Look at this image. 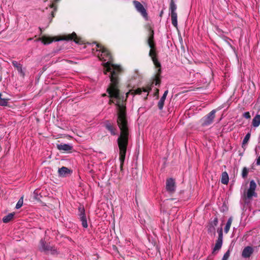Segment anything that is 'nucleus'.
Wrapping results in <instances>:
<instances>
[{"instance_id":"nucleus-34","label":"nucleus","mask_w":260,"mask_h":260,"mask_svg":"<svg viewBox=\"0 0 260 260\" xmlns=\"http://www.w3.org/2000/svg\"><path fill=\"white\" fill-rule=\"evenodd\" d=\"M168 93V90H166V91H165V92H164V94H163V95H162V96H165V98H166V97H167V96Z\"/></svg>"},{"instance_id":"nucleus-16","label":"nucleus","mask_w":260,"mask_h":260,"mask_svg":"<svg viewBox=\"0 0 260 260\" xmlns=\"http://www.w3.org/2000/svg\"><path fill=\"white\" fill-rule=\"evenodd\" d=\"M9 99L3 97V95L0 93V106H7L8 105V101Z\"/></svg>"},{"instance_id":"nucleus-22","label":"nucleus","mask_w":260,"mask_h":260,"mask_svg":"<svg viewBox=\"0 0 260 260\" xmlns=\"http://www.w3.org/2000/svg\"><path fill=\"white\" fill-rule=\"evenodd\" d=\"M14 213H10L8 215L5 216L3 218V221L5 223H7L12 220L14 217Z\"/></svg>"},{"instance_id":"nucleus-33","label":"nucleus","mask_w":260,"mask_h":260,"mask_svg":"<svg viewBox=\"0 0 260 260\" xmlns=\"http://www.w3.org/2000/svg\"><path fill=\"white\" fill-rule=\"evenodd\" d=\"M228 258V251L226 252L224 254V256H223V257L222 258V260H226Z\"/></svg>"},{"instance_id":"nucleus-3","label":"nucleus","mask_w":260,"mask_h":260,"mask_svg":"<svg viewBox=\"0 0 260 260\" xmlns=\"http://www.w3.org/2000/svg\"><path fill=\"white\" fill-rule=\"evenodd\" d=\"M177 8V5L174 0H171L169 5V14L171 16L172 24L175 27H177L178 25Z\"/></svg>"},{"instance_id":"nucleus-1","label":"nucleus","mask_w":260,"mask_h":260,"mask_svg":"<svg viewBox=\"0 0 260 260\" xmlns=\"http://www.w3.org/2000/svg\"><path fill=\"white\" fill-rule=\"evenodd\" d=\"M96 46L100 49L98 56L101 60L107 61L103 64L104 67V74H107L110 72L111 84L107 89V92L111 98L115 100H110L109 104L115 103L117 107V125L120 130V135L117 139L118 146L119 149V156H125L128 141L129 131L128 121L126 113V107L124 96L121 95L118 89V75L122 70L120 66L112 63V58L109 51L102 45L97 44Z\"/></svg>"},{"instance_id":"nucleus-35","label":"nucleus","mask_w":260,"mask_h":260,"mask_svg":"<svg viewBox=\"0 0 260 260\" xmlns=\"http://www.w3.org/2000/svg\"><path fill=\"white\" fill-rule=\"evenodd\" d=\"M224 231L225 232H228V222L225 224Z\"/></svg>"},{"instance_id":"nucleus-26","label":"nucleus","mask_w":260,"mask_h":260,"mask_svg":"<svg viewBox=\"0 0 260 260\" xmlns=\"http://www.w3.org/2000/svg\"><path fill=\"white\" fill-rule=\"evenodd\" d=\"M23 197H21V198L18 201L16 205V208L19 209L20 208H21L23 205Z\"/></svg>"},{"instance_id":"nucleus-21","label":"nucleus","mask_w":260,"mask_h":260,"mask_svg":"<svg viewBox=\"0 0 260 260\" xmlns=\"http://www.w3.org/2000/svg\"><path fill=\"white\" fill-rule=\"evenodd\" d=\"M221 182L223 184H228V173L225 171L222 174Z\"/></svg>"},{"instance_id":"nucleus-20","label":"nucleus","mask_w":260,"mask_h":260,"mask_svg":"<svg viewBox=\"0 0 260 260\" xmlns=\"http://www.w3.org/2000/svg\"><path fill=\"white\" fill-rule=\"evenodd\" d=\"M222 241L221 240H217L215 243V245L213 248V252H215L218 251L221 247Z\"/></svg>"},{"instance_id":"nucleus-30","label":"nucleus","mask_w":260,"mask_h":260,"mask_svg":"<svg viewBox=\"0 0 260 260\" xmlns=\"http://www.w3.org/2000/svg\"><path fill=\"white\" fill-rule=\"evenodd\" d=\"M243 115L246 119H249L250 118V115L249 112L244 113Z\"/></svg>"},{"instance_id":"nucleus-27","label":"nucleus","mask_w":260,"mask_h":260,"mask_svg":"<svg viewBox=\"0 0 260 260\" xmlns=\"http://www.w3.org/2000/svg\"><path fill=\"white\" fill-rule=\"evenodd\" d=\"M217 233L218 234V239L217 240H221L222 241V230L221 229L217 230Z\"/></svg>"},{"instance_id":"nucleus-11","label":"nucleus","mask_w":260,"mask_h":260,"mask_svg":"<svg viewBox=\"0 0 260 260\" xmlns=\"http://www.w3.org/2000/svg\"><path fill=\"white\" fill-rule=\"evenodd\" d=\"M57 149L60 151H68L72 149L73 147L67 144H60L57 145Z\"/></svg>"},{"instance_id":"nucleus-39","label":"nucleus","mask_w":260,"mask_h":260,"mask_svg":"<svg viewBox=\"0 0 260 260\" xmlns=\"http://www.w3.org/2000/svg\"><path fill=\"white\" fill-rule=\"evenodd\" d=\"M162 13H163V12H162V11H161V12L160 13V16H161V15L162 14Z\"/></svg>"},{"instance_id":"nucleus-28","label":"nucleus","mask_w":260,"mask_h":260,"mask_svg":"<svg viewBox=\"0 0 260 260\" xmlns=\"http://www.w3.org/2000/svg\"><path fill=\"white\" fill-rule=\"evenodd\" d=\"M248 173V170L246 167H244L242 170V177L244 178H246L247 176Z\"/></svg>"},{"instance_id":"nucleus-31","label":"nucleus","mask_w":260,"mask_h":260,"mask_svg":"<svg viewBox=\"0 0 260 260\" xmlns=\"http://www.w3.org/2000/svg\"><path fill=\"white\" fill-rule=\"evenodd\" d=\"M82 224L84 228H86L88 226L87 220H86L82 221Z\"/></svg>"},{"instance_id":"nucleus-15","label":"nucleus","mask_w":260,"mask_h":260,"mask_svg":"<svg viewBox=\"0 0 260 260\" xmlns=\"http://www.w3.org/2000/svg\"><path fill=\"white\" fill-rule=\"evenodd\" d=\"M160 67H161V66L159 67H157V68H158V69L157 71V73H156V74L155 75V85H159V84L160 83V73H161Z\"/></svg>"},{"instance_id":"nucleus-9","label":"nucleus","mask_w":260,"mask_h":260,"mask_svg":"<svg viewBox=\"0 0 260 260\" xmlns=\"http://www.w3.org/2000/svg\"><path fill=\"white\" fill-rule=\"evenodd\" d=\"M166 189L167 191L173 192L175 191V185L174 180L170 178L167 180L166 182Z\"/></svg>"},{"instance_id":"nucleus-38","label":"nucleus","mask_w":260,"mask_h":260,"mask_svg":"<svg viewBox=\"0 0 260 260\" xmlns=\"http://www.w3.org/2000/svg\"><path fill=\"white\" fill-rule=\"evenodd\" d=\"M51 14H52V17H54V12H53V11H52V12H51Z\"/></svg>"},{"instance_id":"nucleus-32","label":"nucleus","mask_w":260,"mask_h":260,"mask_svg":"<svg viewBox=\"0 0 260 260\" xmlns=\"http://www.w3.org/2000/svg\"><path fill=\"white\" fill-rule=\"evenodd\" d=\"M158 94H159V89L156 88L155 90V92L154 93V96H157V98H158Z\"/></svg>"},{"instance_id":"nucleus-36","label":"nucleus","mask_w":260,"mask_h":260,"mask_svg":"<svg viewBox=\"0 0 260 260\" xmlns=\"http://www.w3.org/2000/svg\"><path fill=\"white\" fill-rule=\"evenodd\" d=\"M256 164L257 165H260V156L258 157V158L257 159V162H256Z\"/></svg>"},{"instance_id":"nucleus-24","label":"nucleus","mask_w":260,"mask_h":260,"mask_svg":"<svg viewBox=\"0 0 260 260\" xmlns=\"http://www.w3.org/2000/svg\"><path fill=\"white\" fill-rule=\"evenodd\" d=\"M166 98H165V96H162V97L160 98L159 101L158 103V107L159 109L161 110L162 109L164 105V102L166 100Z\"/></svg>"},{"instance_id":"nucleus-8","label":"nucleus","mask_w":260,"mask_h":260,"mask_svg":"<svg viewBox=\"0 0 260 260\" xmlns=\"http://www.w3.org/2000/svg\"><path fill=\"white\" fill-rule=\"evenodd\" d=\"M133 4L136 10L140 13L144 17L146 18L147 17L146 10L141 3L137 1H134Z\"/></svg>"},{"instance_id":"nucleus-7","label":"nucleus","mask_w":260,"mask_h":260,"mask_svg":"<svg viewBox=\"0 0 260 260\" xmlns=\"http://www.w3.org/2000/svg\"><path fill=\"white\" fill-rule=\"evenodd\" d=\"M61 40L71 41L73 40L76 43H81V39L79 38L75 32H73L71 34L64 35L60 39Z\"/></svg>"},{"instance_id":"nucleus-10","label":"nucleus","mask_w":260,"mask_h":260,"mask_svg":"<svg viewBox=\"0 0 260 260\" xmlns=\"http://www.w3.org/2000/svg\"><path fill=\"white\" fill-rule=\"evenodd\" d=\"M105 127L108 130L112 135H116L117 134V130L116 127L109 122H107L105 124Z\"/></svg>"},{"instance_id":"nucleus-17","label":"nucleus","mask_w":260,"mask_h":260,"mask_svg":"<svg viewBox=\"0 0 260 260\" xmlns=\"http://www.w3.org/2000/svg\"><path fill=\"white\" fill-rule=\"evenodd\" d=\"M260 124V115H256L252 119V125L257 127Z\"/></svg>"},{"instance_id":"nucleus-4","label":"nucleus","mask_w":260,"mask_h":260,"mask_svg":"<svg viewBox=\"0 0 260 260\" xmlns=\"http://www.w3.org/2000/svg\"><path fill=\"white\" fill-rule=\"evenodd\" d=\"M256 184L254 180L250 182L249 187L248 189L244 193V198L246 200H250L252 197H256L257 194L255 192Z\"/></svg>"},{"instance_id":"nucleus-23","label":"nucleus","mask_w":260,"mask_h":260,"mask_svg":"<svg viewBox=\"0 0 260 260\" xmlns=\"http://www.w3.org/2000/svg\"><path fill=\"white\" fill-rule=\"evenodd\" d=\"M41 40L44 44H49L53 41V39L47 37H43Z\"/></svg>"},{"instance_id":"nucleus-5","label":"nucleus","mask_w":260,"mask_h":260,"mask_svg":"<svg viewBox=\"0 0 260 260\" xmlns=\"http://www.w3.org/2000/svg\"><path fill=\"white\" fill-rule=\"evenodd\" d=\"M153 83H152L150 85H148L145 88H138L137 89H131L129 91V92H128L127 93H126V97L128 96V95L129 94H131L132 95H135V94H141L142 93V92H146L147 93L146 94V96L145 97V99H146L147 98V96L148 95V93L149 92V91L150 90H151L152 89V84H153Z\"/></svg>"},{"instance_id":"nucleus-37","label":"nucleus","mask_w":260,"mask_h":260,"mask_svg":"<svg viewBox=\"0 0 260 260\" xmlns=\"http://www.w3.org/2000/svg\"><path fill=\"white\" fill-rule=\"evenodd\" d=\"M230 224H231V221H230V219H229V223H228V225H229V229L230 228Z\"/></svg>"},{"instance_id":"nucleus-12","label":"nucleus","mask_w":260,"mask_h":260,"mask_svg":"<svg viewBox=\"0 0 260 260\" xmlns=\"http://www.w3.org/2000/svg\"><path fill=\"white\" fill-rule=\"evenodd\" d=\"M40 249L42 251H49L52 250V247L48 245L46 242L43 240H41L40 241Z\"/></svg>"},{"instance_id":"nucleus-29","label":"nucleus","mask_w":260,"mask_h":260,"mask_svg":"<svg viewBox=\"0 0 260 260\" xmlns=\"http://www.w3.org/2000/svg\"><path fill=\"white\" fill-rule=\"evenodd\" d=\"M50 1L51 2V4H50V7L54 8V11H55L56 9V6H55V3L57 2L59 0H50Z\"/></svg>"},{"instance_id":"nucleus-14","label":"nucleus","mask_w":260,"mask_h":260,"mask_svg":"<svg viewBox=\"0 0 260 260\" xmlns=\"http://www.w3.org/2000/svg\"><path fill=\"white\" fill-rule=\"evenodd\" d=\"M58 174L60 176H66L67 174H70V171L67 168L62 167V168L58 169Z\"/></svg>"},{"instance_id":"nucleus-19","label":"nucleus","mask_w":260,"mask_h":260,"mask_svg":"<svg viewBox=\"0 0 260 260\" xmlns=\"http://www.w3.org/2000/svg\"><path fill=\"white\" fill-rule=\"evenodd\" d=\"M79 210L80 212V218L81 221H82L84 220H86V216L85 214V211H84V208L83 207H79Z\"/></svg>"},{"instance_id":"nucleus-18","label":"nucleus","mask_w":260,"mask_h":260,"mask_svg":"<svg viewBox=\"0 0 260 260\" xmlns=\"http://www.w3.org/2000/svg\"><path fill=\"white\" fill-rule=\"evenodd\" d=\"M13 66L17 69V71L21 74H23L22 70V65L17 62L16 61L13 60L12 62Z\"/></svg>"},{"instance_id":"nucleus-6","label":"nucleus","mask_w":260,"mask_h":260,"mask_svg":"<svg viewBox=\"0 0 260 260\" xmlns=\"http://www.w3.org/2000/svg\"><path fill=\"white\" fill-rule=\"evenodd\" d=\"M215 112L216 111L213 110L206 116L204 117L202 119V125L204 126H207L211 124L213 121Z\"/></svg>"},{"instance_id":"nucleus-40","label":"nucleus","mask_w":260,"mask_h":260,"mask_svg":"<svg viewBox=\"0 0 260 260\" xmlns=\"http://www.w3.org/2000/svg\"><path fill=\"white\" fill-rule=\"evenodd\" d=\"M106 95V94H103V96H105Z\"/></svg>"},{"instance_id":"nucleus-25","label":"nucleus","mask_w":260,"mask_h":260,"mask_svg":"<svg viewBox=\"0 0 260 260\" xmlns=\"http://www.w3.org/2000/svg\"><path fill=\"white\" fill-rule=\"evenodd\" d=\"M250 137V133H248L246 134L245 137H244L243 142H242V147H244L247 144L248 141L249 140Z\"/></svg>"},{"instance_id":"nucleus-13","label":"nucleus","mask_w":260,"mask_h":260,"mask_svg":"<svg viewBox=\"0 0 260 260\" xmlns=\"http://www.w3.org/2000/svg\"><path fill=\"white\" fill-rule=\"evenodd\" d=\"M253 251V248L251 247L247 246L243 249L242 252V256L246 258L249 257L252 253Z\"/></svg>"},{"instance_id":"nucleus-2","label":"nucleus","mask_w":260,"mask_h":260,"mask_svg":"<svg viewBox=\"0 0 260 260\" xmlns=\"http://www.w3.org/2000/svg\"><path fill=\"white\" fill-rule=\"evenodd\" d=\"M147 43L150 48L149 55L151 57L154 64L155 67H160V63L159 62L156 57V49L154 42V32L153 30L150 32V36L147 41Z\"/></svg>"}]
</instances>
